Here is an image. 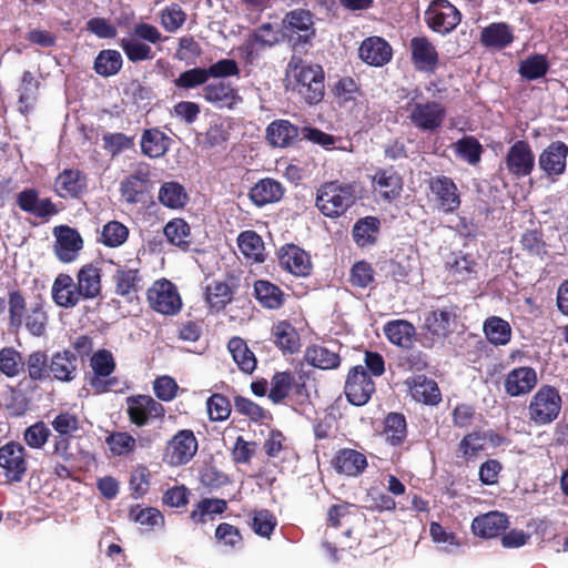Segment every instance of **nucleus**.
<instances>
[{
	"instance_id": "3c124183",
	"label": "nucleus",
	"mask_w": 568,
	"mask_h": 568,
	"mask_svg": "<svg viewBox=\"0 0 568 568\" xmlns=\"http://www.w3.org/2000/svg\"><path fill=\"white\" fill-rule=\"evenodd\" d=\"M233 293L229 284L221 281H212L206 286V302L212 308L219 311L224 308L232 301Z\"/></svg>"
},
{
	"instance_id": "680f3d73",
	"label": "nucleus",
	"mask_w": 568,
	"mask_h": 568,
	"mask_svg": "<svg viewBox=\"0 0 568 568\" xmlns=\"http://www.w3.org/2000/svg\"><path fill=\"white\" fill-rule=\"evenodd\" d=\"M29 377L32 381H43L49 377V364L45 353L36 351L24 362Z\"/></svg>"
},
{
	"instance_id": "79ce46f5",
	"label": "nucleus",
	"mask_w": 568,
	"mask_h": 568,
	"mask_svg": "<svg viewBox=\"0 0 568 568\" xmlns=\"http://www.w3.org/2000/svg\"><path fill=\"white\" fill-rule=\"evenodd\" d=\"M457 158L465 161L469 165H477L481 160L483 145L473 135H465L452 144Z\"/></svg>"
},
{
	"instance_id": "c85d7f7f",
	"label": "nucleus",
	"mask_w": 568,
	"mask_h": 568,
	"mask_svg": "<svg viewBox=\"0 0 568 568\" xmlns=\"http://www.w3.org/2000/svg\"><path fill=\"white\" fill-rule=\"evenodd\" d=\"M78 359L71 351L58 352L52 355L49 363V375L60 382H71L75 378Z\"/></svg>"
},
{
	"instance_id": "6ab92c4d",
	"label": "nucleus",
	"mask_w": 568,
	"mask_h": 568,
	"mask_svg": "<svg viewBox=\"0 0 568 568\" xmlns=\"http://www.w3.org/2000/svg\"><path fill=\"white\" fill-rule=\"evenodd\" d=\"M283 24L286 36L292 41L307 43L314 36L313 21L308 11H291L286 14Z\"/></svg>"
},
{
	"instance_id": "c03bdc74",
	"label": "nucleus",
	"mask_w": 568,
	"mask_h": 568,
	"mask_svg": "<svg viewBox=\"0 0 568 568\" xmlns=\"http://www.w3.org/2000/svg\"><path fill=\"white\" fill-rule=\"evenodd\" d=\"M254 293L260 304L270 310H277L283 305L284 294L281 288L268 281H256Z\"/></svg>"
},
{
	"instance_id": "0eeeda50",
	"label": "nucleus",
	"mask_w": 568,
	"mask_h": 568,
	"mask_svg": "<svg viewBox=\"0 0 568 568\" xmlns=\"http://www.w3.org/2000/svg\"><path fill=\"white\" fill-rule=\"evenodd\" d=\"M150 307L163 315L172 316L182 308V300L176 286L169 280L155 281L148 290Z\"/></svg>"
},
{
	"instance_id": "412c9836",
	"label": "nucleus",
	"mask_w": 568,
	"mask_h": 568,
	"mask_svg": "<svg viewBox=\"0 0 568 568\" xmlns=\"http://www.w3.org/2000/svg\"><path fill=\"white\" fill-rule=\"evenodd\" d=\"M538 378L534 368L521 366L511 369L504 381L505 392L511 396H523L528 394L536 385Z\"/></svg>"
},
{
	"instance_id": "e2e57ef3",
	"label": "nucleus",
	"mask_w": 568,
	"mask_h": 568,
	"mask_svg": "<svg viewBox=\"0 0 568 568\" xmlns=\"http://www.w3.org/2000/svg\"><path fill=\"white\" fill-rule=\"evenodd\" d=\"M209 79L206 68H193L183 71L174 80V85L179 89L191 90L207 84Z\"/></svg>"
},
{
	"instance_id": "9b49d317",
	"label": "nucleus",
	"mask_w": 568,
	"mask_h": 568,
	"mask_svg": "<svg viewBox=\"0 0 568 568\" xmlns=\"http://www.w3.org/2000/svg\"><path fill=\"white\" fill-rule=\"evenodd\" d=\"M126 412L130 420L136 426H144L151 419L163 417V405L151 396L135 395L126 398Z\"/></svg>"
},
{
	"instance_id": "8fccbe9b",
	"label": "nucleus",
	"mask_w": 568,
	"mask_h": 568,
	"mask_svg": "<svg viewBox=\"0 0 568 568\" xmlns=\"http://www.w3.org/2000/svg\"><path fill=\"white\" fill-rule=\"evenodd\" d=\"M159 201L170 209H181L187 202V194L178 182H165L159 191Z\"/></svg>"
},
{
	"instance_id": "72a5a7b5",
	"label": "nucleus",
	"mask_w": 568,
	"mask_h": 568,
	"mask_svg": "<svg viewBox=\"0 0 568 568\" xmlns=\"http://www.w3.org/2000/svg\"><path fill=\"white\" fill-rule=\"evenodd\" d=\"M283 195L282 184L271 178L260 180L250 191V197L257 206L277 202Z\"/></svg>"
},
{
	"instance_id": "ddd939ff",
	"label": "nucleus",
	"mask_w": 568,
	"mask_h": 568,
	"mask_svg": "<svg viewBox=\"0 0 568 568\" xmlns=\"http://www.w3.org/2000/svg\"><path fill=\"white\" fill-rule=\"evenodd\" d=\"M278 40V31L271 23H264L245 38L239 51L246 62H253L258 57L261 50L273 47Z\"/></svg>"
},
{
	"instance_id": "4be33fe9",
	"label": "nucleus",
	"mask_w": 568,
	"mask_h": 568,
	"mask_svg": "<svg viewBox=\"0 0 568 568\" xmlns=\"http://www.w3.org/2000/svg\"><path fill=\"white\" fill-rule=\"evenodd\" d=\"M358 55L368 65L382 67L390 61L392 48L383 38L369 37L361 43Z\"/></svg>"
},
{
	"instance_id": "4468645a",
	"label": "nucleus",
	"mask_w": 568,
	"mask_h": 568,
	"mask_svg": "<svg viewBox=\"0 0 568 568\" xmlns=\"http://www.w3.org/2000/svg\"><path fill=\"white\" fill-rule=\"evenodd\" d=\"M202 98L217 109L234 110L243 102L239 90L230 82L214 81L203 87Z\"/></svg>"
},
{
	"instance_id": "f8f14e48",
	"label": "nucleus",
	"mask_w": 568,
	"mask_h": 568,
	"mask_svg": "<svg viewBox=\"0 0 568 568\" xmlns=\"http://www.w3.org/2000/svg\"><path fill=\"white\" fill-rule=\"evenodd\" d=\"M375 390L374 382L363 366H355L348 373L345 383V395L355 406L366 404Z\"/></svg>"
},
{
	"instance_id": "f704fd0d",
	"label": "nucleus",
	"mask_w": 568,
	"mask_h": 568,
	"mask_svg": "<svg viewBox=\"0 0 568 568\" xmlns=\"http://www.w3.org/2000/svg\"><path fill=\"white\" fill-rule=\"evenodd\" d=\"M514 41L513 29L504 22H495L483 29L480 42L486 48L504 49Z\"/></svg>"
},
{
	"instance_id": "20e7f679",
	"label": "nucleus",
	"mask_w": 568,
	"mask_h": 568,
	"mask_svg": "<svg viewBox=\"0 0 568 568\" xmlns=\"http://www.w3.org/2000/svg\"><path fill=\"white\" fill-rule=\"evenodd\" d=\"M355 201L356 194L352 184L331 182L317 191L316 206L325 216L337 217L344 214Z\"/></svg>"
},
{
	"instance_id": "a211bd4d",
	"label": "nucleus",
	"mask_w": 568,
	"mask_h": 568,
	"mask_svg": "<svg viewBox=\"0 0 568 568\" xmlns=\"http://www.w3.org/2000/svg\"><path fill=\"white\" fill-rule=\"evenodd\" d=\"M53 233L57 239L54 244L57 257L63 263L73 262L83 247V241L79 232L69 226L61 225L54 227Z\"/></svg>"
},
{
	"instance_id": "338daca9",
	"label": "nucleus",
	"mask_w": 568,
	"mask_h": 568,
	"mask_svg": "<svg viewBox=\"0 0 568 568\" xmlns=\"http://www.w3.org/2000/svg\"><path fill=\"white\" fill-rule=\"evenodd\" d=\"M144 182L145 178L140 174H133L123 180L120 184L122 199L130 204L136 203L143 192Z\"/></svg>"
},
{
	"instance_id": "49530a36",
	"label": "nucleus",
	"mask_w": 568,
	"mask_h": 568,
	"mask_svg": "<svg viewBox=\"0 0 568 568\" xmlns=\"http://www.w3.org/2000/svg\"><path fill=\"white\" fill-rule=\"evenodd\" d=\"M379 225V220L374 216H366L357 221L353 227V237L356 244L362 247L374 244Z\"/></svg>"
},
{
	"instance_id": "b1692460",
	"label": "nucleus",
	"mask_w": 568,
	"mask_h": 568,
	"mask_svg": "<svg viewBox=\"0 0 568 568\" xmlns=\"http://www.w3.org/2000/svg\"><path fill=\"white\" fill-rule=\"evenodd\" d=\"M19 207L36 217L47 219L58 213V209L49 199H40L36 190H24L17 196Z\"/></svg>"
},
{
	"instance_id": "6e6552de",
	"label": "nucleus",
	"mask_w": 568,
	"mask_h": 568,
	"mask_svg": "<svg viewBox=\"0 0 568 568\" xmlns=\"http://www.w3.org/2000/svg\"><path fill=\"white\" fill-rule=\"evenodd\" d=\"M197 448V439L192 430H179L166 443L163 460L170 466L186 465L195 456Z\"/></svg>"
},
{
	"instance_id": "6e6d98bb",
	"label": "nucleus",
	"mask_w": 568,
	"mask_h": 568,
	"mask_svg": "<svg viewBox=\"0 0 568 568\" xmlns=\"http://www.w3.org/2000/svg\"><path fill=\"white\" fill-rule=\"evenodd\" d=\"M232 129L231 119H219L212 122L204 134V143L211 148L222 145L230 139Z\"/></svg>"
},
{
	"instance_id": "f3484780",
	"label": "nucleus",
	"mask_w": 568,
	"mask_h": 568,
	"mask_svg": "<svg viewBox=\"0 0 568 568\" xmlns=\"http://www.w3.org/2000/svg\"><path fill=\"white\" fill-rule=\"evenodd\" d=\"M508 172L517 178L527 176L535 166V155L526 141L515 142L505 159Z\"/></svg>"
},
{
	"instance_id": "1a4fd4ad",
	"label": "nucleus",
	"mask_w": 568,
	"mask_h": 568,
	"mask_svg": "<svg viewBox=\"0 0 568 568\" xmlns=\"http://www.w3.org/2000/svg\"><path fill=\"white\" fill-rule=\"evenodd\" d=\"M90 365L93 371V376L89 382L90 386L97 393L113 390L118 382L115 377H111L115 368L112 354L106 349H100L92 355Z\"/></svg>"
},
{
	"instance_id": "c756f323",
	"label": "nucleus",
	"mask_w": 568,
	"mask_h": 568,
	"mask_svg": "<svg viewBox=\"0 0 568 568\" xmlns=\"http://www.w3.org/2000/svg\"><path fill=\"white\" fill-rule=\"evenodd\" d=\"M51 293L54 303L65 308L75 306L81 297L73 278L68 274H59L55 277Z\"/></svg>"
},
{
	"instance_id": "09e8293b",
	"label": "nucleus",
	"mask_w": 568,
	"mask_h": 568,
	"mask_svg": "<svg viewBox=\"0 0 568 568\" xmlns=\"http://www.w3.org/2000/svg\"><path fill=\"white\" fill-rule=\"evenodd\" d=\"M123 64L122 55L116 50H102L94 61V70L101 77H111L116 74Z\"/></svg>"
},
{
	"instance_id": "f03ea898",
	"label": "nucleus",
	"mask_w": 568,
	"mask_h": 568,
	"mask_svg": "<svg viewBox=\"0 0 568 568\" xmlns=\"http://www.w3.org/2000/svg\"><path fill=\"white\" fill-rule=\"evenodd\" d=\"M266 139L271 145L276 148L290 146L297 139L312 141L325 149H331L335 144V139L332 135L314 128L304 126L298 129L287 120L271 122L266 129Z\"/></svg>"
},
{
	"instance_id": "603ef678",
	"label": "nucleus",
	"mask_w": 568,
	"mask_h": 568,
	"mask_svg": "<svg viewBox=\"0 0 568 568\" xmlns=\"http://www.w3.org/2000/svg\"><path fill=\"white\" fill-rule=\"evenodd\" d=\"M384 434L386 440L396 446L400 445L407 436L406 419L402 414L390 413L385 419Z\"/></svg>"
},
{
	"instance_id": "4c0bfd02",
	"label": "nucleus",
	"mask_w": 568,
	"mask_h": 568,
	"mask_svg": "<svg viewBox=\"0 0 568 568\" xmlns=\"http://www.w3.org/2000/svg\"><path fill=\"white\" fill-rule=\"evenodd\" d=\"M237 245L244 257L252 263H261L265 258L262 237L254 231H244L237 237Z\"/></svg>"
},
{
	"instance_id": "f257e3e1",
	"label": "nucleus",
	"mask_w": 568,
	"mask_h": 568,
	"mask_svg": "<svg viewBox=\"0 0 568 568\" xmlns=\"http://www.w3.org/2000/svg\"><path fill=\"white\" fill-rule=\"evenodd\" d=\"M324 71L320 65L292 60L287 67V89L297 93L307 104H316L324 97Z\"/></svg>"
},
{
	"instance_id": "a19ab883",
	"label": "nucleus",
	"mask_w": 568,
	"mask_h": 568,
	"mask_svg": "<svg viewBox=\"0 0 568 568\" xmlns=\"http://www.w3.org/2000/svg\"><path fill=\"white\" fill-rule=\"evenodd\" d=\"M227 348L242 372L246 374L254 372L256 368V358L244 339L241 337H232L229 341Z\"/></svg>"
},
{
	"instance_id": "aec40b11",
	"label": "nucleus",
	"mask_w": 568,
	"mask_h": 568,
	"mask_svg": "<svg viewBox=\"0 0 568 568\" xmlns=\"http://www.w3.org/2000/svg\"><path fill=\"white\" fill-rule=\"evenodd\" d=\"M567 155L568 146L564 142H551L539 155V168L548 176L561 175L566 170Z\"/></svg>"
},
{
	"instance_id": "5fc2aeb1",
	"label": "nucleus",
	"mask_w": 568,
	"mask_h": 568,
	"mask_svg": "<svg viewBox=\"0 0 568 568\" xmlns=\"http://www.w3.org/2000/svg\"><path fill=\"white\" fill-rule=\"evenodd\" d=\"M128 237L129 229L124 224L110 221L102 227L100 242L109 247H118L125 243Z\"/></svg>"
},
{
	"instance_id": "a18cd8bd",
	"label": "nucleus",
	"mask_w": 568,
	"mask_h": 568,
	"mask_svg": "<svg viewBox=\"0 0 568 568\" xmlns=\"http://www.w3.org/2000/svg\"><path fill=\"white\" fill-rule=\"evenodd\" d=\"M306 359L314 367L333 369L339 365L338 353L322 345L310 346L306 351Z\"/></svg>"
},
{
	"instance_id": "37998d69",
	"label": "nucleus",
	"mask_w": 568,
	"mask_h": 568,
	"mask_svg": "<svg viewBox=\"0 0 568 568\" xmlns=\"http://www.w3.org/2000/svg\"><path fill=\"white\" fill-rule=\"evenodd\" d=\"M384 333L390 343L408 348L415 336V327L407 321L397 320L387 323Z\"/></svg>"
},
{
	"instance_id": "bf43d9fd",
	"label": "nucleus",
	"mask_w": 568,
	"mask_h": 568,
	"mask_svg": "<svg viewBox=\"0 0 568 568\" xmlns=\"http://www.w3.org/2000/svg\"><path fill=\"white\" fill-rule=\"evenodd\" d=\"M295 385V377L288 372L276 373L272 378L268 397L273 403L282 402Z\"/></svg>"
},
{
	"instance_id": "7ed1b4c3",
	"label": "nucleus",
	"mask_w": 568,
	"mask_h": 568,
	"mask_svg": "<svg viewBox=\"0 0 568 568\" xmlns=\"http://www.w3.org/2000/svg\"><path fill=\"white\" fill-rule=\"evenodd\" d=\"M165 39L153 24L140 22L120 40V47L131 62L148 61L155 57L151 44H160Z\"/></svg>"
},
{
	"instance_id": "e433bc0d",
	"label": "nucleus",
	"mask_w": 568,
	"mask_h": 568,
	"mask_svg": "<svg viewBox=\"0 0 568 568\" xmlns=\"http://www.w3.org/2000/svg\"><path fill=\"white\" fill-rule=\"evenodd\" d=\"M456 314L448 310H435L425 314L424 328L432 336L445 338L450 333V325Z\"/></svg>"
},
{
	"instance_id": "a878e982",
	"label": "nucleus",
	"mask_w": 568,
	"mask_h": 568,
	"mask_svg": "<svg viewBox=\"0 0 568 568\" xmlns=\"http://www.w3.org/2000/svg\"><path fill=\"white\" fill-rule=\"evenodd\" d=\"M508 518L499 511H489L477 516L471 523L474 535L481 538H494L499 536L508 527Z\"/></svg>"
},
{
	"instance_id": "13d9d810",
	"label": "nucleus",
	"mask_w": 568,
	"mask_h": 568,
	"mask_svg": "<svg viewBox=\"0 0 568 568\" xmlns=\"http://www.w3.org/2000/svg\"><path fill=\"white\" fill-rule=\"evenodd\" d=\"M164 235L170 243L180 247H187L190 244V226L182 219H174L164 226Z\"/></svg>"
},
{
	"instance_id": "423d86ee",
	"label": "nucleus",
	"mask_w": 568,
	"mask_h": 568,
	"mask_svg": "<svg viewBox=\"0 0 568 568\" xmlns=\"http://www.w3.org/2000/svg\"><path fill=\"white\" fill-rule=\"evenodd\" d=\"M418 92L407 102L405 110L409 113L408 119L412 124L423 132L437 131L445 118V106L436 101H415Z\"/></svg>"
},
{
	"instance_id": "58836bf2",
	"label": "nucleus",
	"mask_w": 568,
	"mask_h": 568,
	"mask_svg": "<svg viewBox=\"0 0 568 568\" xmlns=\"http://www.w3.org/2000/svg\"><path fill=\"white\" fill-rule=\"evenodd\" d=\"M114 282L116 294L130 296L140 287L139 268L134 265H120L115 271Z\"/></svg>"
},
{
	"instance_id": "4d7b16f0",
	"label": "nucleus",
	"mask_w": 568,
	"mask_h": 568,
	"mask_svg": "<svg viewBox=\"0 0 568 568\" xmlns=\"http://www.w3.org/2000/svg\"><path fill=\"white\" fill-rule=\"evenodd\" d=\"M548 68L549 64L545 55L534 54L520 61L519 73L526 80L532 81L542 78Z\"/></svg>"
},
{
	"instance_id": "cd10ccee",
	"label": "nucleus",
	"mask_w": 568,
	"mask_h": 568,
	"mask_svg": "<svg viewBox=\"0 0 568 568\" xmlns=\"http://www.w3.org/2000/svg\"><path fill=\"white\" fill-rule=\"evenodd\" d=\"M87 189V179L78 170H64L54 182V190L60 197H79Z\"/></svg>"
},
{
	"instance_id": "2eb2a0df",
	"label": "nucleus",
	"mask_w": 568,
	"mask_h": 568,
	"mask_svg": "<svg viewBox=\"0 0 568 568\" xmlns=\"http://www.w3.org/2000/svg\"><path fill=\"white\" fill-rule=\"evenodd\" d=\"M0 468L8 480L20 481L27 471L24 447L14 442L0 447Z\"/></svg>"
},
{
	"instance_id": "ea45409f",
	"label": "nucleus",
	"mask_w": 568,
	"mask_h": 568,
	"mask_svg": "<svg viewBox=\"0 0 568 568\" xmlns=\"http://www.w3.org/2000/svg\"><path fill=\"white\" fill-rule=\"evenodd\" d=\"M170 146V138L158 129L145 130L141 138V150L149 158L163 156Z\"/></svg>"
},
{
	"instance_id": "dca6fc26",
	"label": "nucleus",
	"mask_w": 568,
	"mask_h": 568,
	"mask_svg": "<svg viewBox=\"0 0 568 568\" xmlns=\"http://www.w3.org/2000/svg\"><path fill=\"white\" fill-rule=\"evenodd\" d=\"M429 189L439 211L453 213L459 207L460 194L457 185L450 178L440 175L432 179Z\"/></svg>"
},
{
	"instance_id": "473e14b6",
	"label": "nucleus",
	"mask_w": 568,
	"mask_h": 568,
	"mask_svg": "<svg viewBox=\"0 0 568 568\" xmlns=\"http://www.w3.org/2000/svg\"><path fill=\"white\" fill-rule=\"evenodd\" d=\"M333 463L335 469L346 476H357L362 474L367 466V459L364 454L348 448L339 450Z\"/></svg>"
},
{
	"instance_id": "052dcab7",
	"label": "nucleus",
	"mask_w": 568,
	"mask_h": 568,
	"mask_svg": "<svg viewBox=\"0 0 568 568\" xmlns=\"http://www.w3.org/2000/svg\"><path fill=\"white\" fill-rule=\"evenodd\" d=\"M226 509V501L223 499L205 498L196 505L191 513L194 523H205L207 517L220 515Z\"/></svg>"
},
{
	"instance_id": "2f4dec72",
	"label": "nucleus",
	"mask_w": 568,
	"mask_h": 568,
	"mask_svg": "<svg viewBox=\"0 0 568 568\" xmlns=\"http://www.w3.org/2000/svg\"><path fill=\"white\" fill-rule=\"evenodd\" d=\"M272 341L284 353L294 354L301 347L300 336L295 327L286 322L281 321L272 326Z\"/></svg>"
},
{
	"instance_id": "0e129e2a",
	"label": "nucleus",
	"mask_w": 568,
	"mask_h": 568,
	"mask_svg": "<svg viewBox=\"0 0 568 568\" xmlns=\"http://www.w3.org/2000/svg\"><path fill=\"white\" fill-rule=\"evenodd\" d=\"M111 453L115 456H123L135 449L136 440L124 432L112 433L105 439Z\"/></svg>"
},
{
	"instance_id": "69168bd1",
	"label": "nucleus",
	"mask_w": 568,
	"mask_h": 568,
	"mask_svg": "<svg viewBox=\"0 0 568 568\" xmlns=\"http://www.w3.org/2000/svg\"><path fill=\"white\" fill-rule=\"evenodd\" d=\"M160 20L161 26L172 33L184 24L186 14L179 4L173 3L161 11Z\"/></svg>"
},
{
	"instance_id": "9d476101",
	"label": "nucleus",
	"mask_w": 568,
	"mask_h": 568,
	"mask_svg": "<svg viewBox=\"0 0 568 568\" xmlns=\"http://www.w3.org/2000/svg\"><path fill=\"white\" fill-rule=\"evenodd\" d=\"M425 21L430 29L445 34L460 22V13L449 1L435 0L425 12Z\"/></svg>"
},
{
	"instance_id": "de8ad7c7",
	"label": "nucleus",
	"mask_w": 568,
	"mask_h": 568,
	"mask_svg": "<svg viewBox=\"0 0 568 568\" xmlns=\"http://www.w3.org/2000/svg\"><path fill=\"white\" fill-rule=\"evenodd\" d=\"M484 333L487 339L496 346L506 345L511 337V328L508 322L497 316L488 317L485 321Z\"/></svg>"
},
{
	"instance_id": "39448f33",
	"label": "nucleus",
	"mask_w": 568,
	"mask_h": 568,
	"mask_svg": "<svg viewBox=\"0 0 568 568\" xmlns=\"http://www.w3.org/2000/svg\"><path fill=\"white\" fill-rule=\"evenodd\" d=\"M562 398L557 388L542 385L528 405V418L537 426L551 424L560 414Z\"/></svg>"
},
{
	"instance_id": "bb28decb",
	"label": "nucleus",
	"mask_w": 568,
	"mask_h": 568,
	"mask_svg": "<svg viewBox=\"0 0 568 568\" xmlns=\"http://www.w3.org/2000/svg\"><path fill=\"white\" fill-rule=\"evenodd\" d=\"M412 397L426 405H437L442 400L438 385L425 375H416L406 381Z\"/></svg>"
},
{
	"instance_id": "864d4df0",
	"label": "nucleus",
	"mask_w": 568,
	"mask_h": 568,
	"mask_svg": "<svg viewBox=\"0 0 568 568\" xmlns=\"http://www.w3.org/2000/svg\"><path fill=\"white\" fill-rule=\"evenodd\" d=\"M24 369V361L21 353L13 347L0 349V372L7 377H17Z\"/></svg>"
},
{
	"instance_id": "c9c22d12",
	"label": "nucleus",
	"mask_w": 568,
	"mask_h": 568,
	"mask_svg": "<svg viewBox=\"0 0 568 568\" xmlns=\"http://www.w3.org/2000/svg\"><path fill=\"white\" fill-rule=\"evenodd\" d=\"M77 290L83 298H94L101 292V271L92 264L80 268L77 275Z\"/></svg>"
},
{
	"instance_id": "5701e85b",
	"label": "nucleus",
	"mask_w": 568,
	"mask_h": 568,
	"mask_svg": "<svg viewBox=\"0 0 568 568\" xmlns=\"http://www.w3.org/2000/svg\"><path fill=\"white\" fill-rule=\"evenodd\" d=\"M412 59L417 70L433 72L438 65L435 45L425 37H415L409 44Z\"/></svg>"
},
{
	"instance_id": "774afa93",
	"label": "nucleus",
	"mask_w": 568,
	"mask_h": 568,
	"mask_svg": "<svg viewBox=\"0 0 568 568\" xmlns=\"http://www.w3.org/2000/svg\"><path fill=\"white\" fill-rule=\"evenodd\" d=\"M486 446V437L483 430L476 429L460 440L459 452L463 456L470 458L475 457L479 452L484 450Z\"/></svg>"
},
{
	"instance_id": "393cba45",
	"label": "nucleus",
	"mask_w": 568,
	"mask_h": 568,
	"mask_svg": "<svg viewBox=\"0 0 568 568\" xmlns=\"http://www.w3.org/2000/svg\"><path fill=\"white\" fill-rule=\"evenodd\" d=\"M372 182L374 192L387 202L397 199L403 190V180L393 169L378 170Z\"/></svg>"
},
{
	"instance_id": "7c9ffc66",
	"label": "nucleus",
	"mask_w": 568,
	"mask_h": 568,
	"mask_svg": "<svg viewBox=\"0 0 568 568\" xmlns=\"http://www.w3.org/2000/svg\"><path fill=\"white\" fill-rule=\"evenodd\" d=\"M281 265L296 276H307L312 263L308 254L295 245H290L280 255Z\"/></svg>"
}]
</instances>
